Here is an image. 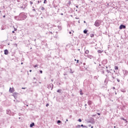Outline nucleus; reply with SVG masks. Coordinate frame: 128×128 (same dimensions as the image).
Returning <instances> with one entry per match:
<instances>
[{
    "label": "nucleus",
    "instance_id": "nucleus-4",
    "mask_svg": "<svg viewBox=\"0 0 128 128\" xmlns=\"http://www.w3.org/2000/svg\"><path fill=\"white\" fill-rule=\"evenodd\" d=\"M28 6V4L25 3L23 4V6H20V8H22L23 10H24Z\"/></svg>",
    "mask_w": 128,
    "mask_h": 128
},
{
    "label": "nucleus",
    "instance_id": "nucleus-51",
    "mask_svg": "<svg viewBox=\"0 0 128 128\" xmlns=\"http://www.w3.org/2000/svg\"><path fill=\"white\" fill-rule=\"evenodd\" d=\"M106 68H108V66H106Z\"/></svg>",
    "mask_w": 128,
    "mask_h": 128
},
{
    "label": "nucleus",
    "instance_id": "nucleus-14",
    "mask_svg": "<svg viewBox=\"0 0 128 128\" xmlns=\"http://www.w3.org/2000/svg\"><path fill=\"white\" fill-rule=\"evenodd\" d=\"M106 72H108V74H112V72H110V70H106Z\"/></svg>",
    "mask_w": 128,
    "mask_h": 128
},
{
    "label": "nucleus",
    "instance_id": "nucleus-44",
    "mask_svg": "<svg viewBox=\"0 0 128 128\" xmlns=\"http://www.w3.org/2000/svg\"><path fill=\"white\" fill-rule=\"evenodd\" d=\"M34 84H36V82H34Z\"/></svg>",
    "mask_w": 128,
    "mask_h": 128
},
{
    "label": "nucleus",
    "instance_id": "nucleus-54",
    "mask_svg": "<svg viewBox=\"0 0 128 128\" xmlns=\"http://www.w3.org/2000/svg\"><path fill=\"white\" fill-rule=\"evenodd\" d=\"M76 8H78V6H76Z\"/></svg>",
    "mask_w": 128,
    "mask_h": 128
},
{
    "label": "nucleus",
    "instance_id": "nucleus-33",
    "mask_svg": "<svg viewBox=\"0 0 128 128\" xmlns=\"http://www.w3.org/2000/svg\"><path fill=\"white\" fill-rule=\"evenodd\" d=\"M40 74H42V70H40Z\"/></svg>",
    "mask_w": 128,
    "mask_h": 128
},
{
    "label": "nucleus",
    "instance_id": "nucleus-55",
    "mask_svg": "<svg viewBox=\"0 0 128 128\" xmlns=\"http://www.w3.org/2000/svg\"><path fill=\"white\" fill-rule=\"evenodd\" d=\"M21 64H24V63H23V62H22V63H21Z\"/></svg>",
    "mask_w": 128,
    "mask_h": 128
},
{
    "label": "nucleus",
    "instance_id": "nucleus-32",
    "mask_svg": "<svg viewBox=\"0 0 128 128\" xmlns=\"http://www.w3.org/2000/svg\"><path fill=\"white\" fill-rule=\"evenodd\" d=\"M50 106V104H46V106Z\"/></svg>",
    "mask_w": 128,
    "mask_h": 128
},
{
    "label": "nucleus",
    "instance_id": "nucleus-22",
    "mask_svg": "<svg viewBox=\"0 0 128 128\" xmlns=\"http://www.w3.org/2000/svg\"><path fill=\"white\" fill-rule=\"evenodd\" d=\"M80 126H82V128H86V126H84V124H81Z\"/></svg>",
    "mask_w": 128,
    "mask_h": 128
},
{
    "label": "nucleus",
    "instance_id": "nucleus-29",
    "mask_svg": "<svg viewBox=\"0 0 128 128\" xmlns=\"http://www.w3.org/2000/svg\"><path fill=\"white\" fill-rule=\"evenodd\" d=\"M40 2H42V1H40V2L38 1V4H40Z\"/></svg>",
    "mask_w": 128,
    "mask_h": 128
},
{
    "label": "nucleus",
    "instance_id": "nucleus-21",
    "mask_svg": "<svg viewBox=\"0 0 128 128\" xmlns=\"http://www.w3.org/2000/svg\"><path fill=\"white\" fill-rule=\"evenodd\" d=\"M45 8L44 7H42L41 8V10H44Z\"/></svg>",
    "mask_w": 128,
    "mask_h": 128
},
{
    "label": "nucleus",
    "instance_id": "nucleus-40",
    "mask_svg": "<svg viewBox=\"0 0 128 128\" xmlns=\"http://www.w3.org/2000/svg\"><path fill=\"white\" fill-rule=\"evenodd\" d=\"M76 62H77V64H78V60H76Z\"/></svg>",
    "mask_w": 128,
    "mask_h": 128
},
{
    "label": "nucleus",
    "instance_id": "nucleus-62",
    "mask_svg": "<svg viewBox=\"0 0 128 128\" xmlns=\"http://www.w3.org/2000/svg\"><path fill=\"white\" fill-rule=\"evenodd\" d=\"M115 94H116V92L115 93Z\"/></svg>",
    "mask_w": 128,
    "mask_h": 128
},
{
    "label": "nucleus",
    "instance_id": "nucleus-25",
    "mask_svg": "<svg viewBox=\"0 0 128 128\" xmlns=\"http://www.w3.org/2000/svg\"><path fill=\"white\" fill-rule=\"evenodd\" d=\"M78 122H82V119H78Z\"/></svg>",
    "mask_w": 128,
    "mask_h": 128
},
{
    "label": "nucleus",
    "instance_id": "nucleus-6",
    "mask_svg": "<svg viewBox=\"0 0 128 128\" xmlns=\"http://www.w3.org/2000/svg\"><path fill=\"white\" fill-rule=\"evenodd\" d=\"M14 92V88H10L9 90V92H10V94H12V92Z\"/></svg>",
    "mask_w": 128,
    "mask_h": 128
},
{
    "label": "nucleus",
    "instance_id": "nucleus-45",
    "mask_svg": "<svg viewBox=\"0 0 128 128\" xmlns=\"http://www.w3.org/2000/svg\"><path fill=\"white\" fill-rule=\"evenodd\" d=\"M3 18H6V15H4V16H3Z\"/></svg>",
    "mask_w": 128,
    "mask_h": 128
},
{
    "label": "nucleus",
    "instance_id": "nucleus-26",
    "mask_svg": "<svg viewBox=\"0 0 128 128\" xmlns=\"http://www.w3.org/2000/svg\"><path fill=\"white\" fill-rule=\"evenodd\" d=\"M76 128H80V125H78L76 126Z\"/></svg>",
    "mask_w": 128,
    "mask_h": 128
},
{
    "label": "nucleus",
    "instance_id": "nucleus-53",
    "mask_svg": "<svg viewBox=\"0 0 128 128\" xmlns=\"http://www.w3.org/2000/svg\"><path fill=\"white\" fill-rule=\"evenodd\" d=\"M91 128H94V126H91Z\"/></svg>",
    "mask_w": 128,
    "mask_h": 128
},
{
    "label": "nucleus",
    "instance_id": "nucleus-38",
    "mask_svg": "<svg viewBox=\"0 0 128 128\" xmlns=\"http://www.w3.org/2000/svg\"><path fill=\"white\" fill-rule=\"evenodd\" d=\"M14 31L16 30V28H14Z\"/></svg>",
    "mask_w": 128,
    "mask_h": 128
},
{
    "label": "nucleus",
    "instance_id": "nucleus-30",
    "mask_svg": "<svg viewBox=\"0 0 128 128\" xmlns=\"http://www.w3.org/2000/svg\"><path fill=\"white\" fill-rule=\"evenodd\" d=\"M30 4H32V2H30Z\"/></svg>",
    "mask_w": 128,
    "mask_h": 128
},
{
    "label": "nucleus",
    "instance_id": "nucleus-43",
    "mask_svg": "<svg viewBox=\"0 0 128 128\" xmlns=\"http://www.w3.org/2000/svg\"><path fill=\"white\" fill-rule=\"evenodd\" d=\"M36 12V9H33V12Z\"/></svg>",
    "mask_w": 128,
    "mask_h": 128
},
{
    "label": "nucleus",
    "instance_id": "nucleus-58",
    "mask_svg": "<svg viewBox=\"0 0 128 128\" xmlns=\"http://www.w3.org/2000/svg\"><path fill=\"white\" fill-rule=\"evenodd\" d=\"M84 106H86V104L84 105Z\"/></svg>",
    "mask_w": 128,
    "mask_h": 128
},
{
    "label": "nucleus",
    "instance_id": "nucleus-19",
    "mask_svg": "<svg viewBox=\"0 0 128 128\" xmlns=\"http://www.w3.org/2000/svg\"><path fill=\"white\" fill-rule=\"evenodd\" d=\"M90 36L91 38H94V34H90Z\"/></svg>",
    "mask_w": 128,
    "mask_h": 128
},
{
    "label": "nucleus",
    "instance_id": "nucleus-60",
    "mask_svg": "<svg viewBox=\"0 0 128 128\" xmlns=\"http://www.w3.org/2000/svg\"><path fill=\"white\" fill-rule=\"evenodd\" d=\"M71 74H74V72H71Z\"/></svg>",
    "mask_w": 128,
    "mask_h": 128
},
{
    "label": "nucleus",
    "instance_id": "nucleus-13",
    "mask_svg": "<svg viewBox=\"0 0 128 128\" xmlns=\"http://www.w3.org/2000/svg\"><path fill=\"white\" fill-rule=\"evenodd\" d=\"M88 30H84V34H88Z\"/></svg>",
    "mask_w": 128,
    "mask_h": 128
},
{
    "label": "nucleus",
    "instance_id": "nucleus-48",
    "mask_svg": "<svg viewBox=\"0 0 128 128\" xmlns=\"http://www.w3.org/2000/svg\"><path fill=\"white\" fill-rule=\"evenodd\" d=\"M61 16H64V14L62 13Z\"/></svg>",
    "mask_w": 128,
    "mask_h": 128
},
{
    "label": "nucleus",
    "instance_id": "nucleus-50",
    "mask_svg": "<svg viewBox=\"0 0 128 128\" xmlns=\"http://www.w3.org/2000/svg\"><path fill=\"white\" fill-rule=\"evenodd\" d=\"M74 61H75V62H76V59H74Z\"/></svg>",
    "mask_w": 128,
    "mask_h": 128
},
{
    "label": "nucleus",
    "instance_id": "nucleus-17",
    "mask_svg": "<svg viewBox=\"0 0 128 128\" xmlns=\"http://www.w3.org/2000/svg\"><path fill=\"white\" fill-rule=\"evenodd\" d=\"M82 89L80 90V94H81L82 96V94H84V93H82Z\"/></svg>",
    "mask_w": 128,
    "mask_h": 128
},
{
    "label": "nucleus",
    "instance_id": "nucleus-59",
    "mask_svg": "<svg viewBox=\"0 0 128 128\" xmlns=\"http://www.w3.org/2000/svg\"><path fill=\"white\" fill-rule=\"evenodd\" d=\"M69 34H72V32H69Z\"/></svg>",
    "mask_w": 128,
    "mask_h": 128
},
{
    "label": "nucleus",
    "instance_id": "nucleus-39",
    "mask_svg": "<svg viewBox=\"0 0 128 128\" xmlns=\"http://www.w3.org/2000/svg\"><path fill=\"white\" fill-rule=\"evenodd\" d=\"M112 88H113V90H116V88L115 87H113Z\"/></svg>",
    "mask_w": 128,
    "mask_h": 128
},
{
    "label": "nucleus",
    "instance_id": "nucleus-35",
    "mask_svg": "<svg viewBox=\"0 0 128 128\" xmlns=\"http://www.w3.org/2000/svg\"><path fill=\"white\" fill-rule=\"evenodd\" d=\"M108 68H110V66H108Z\"/></svg>",
    "mask_w": 128,
    "mask_h": 128
},
{
    "label": "nucleus",
    "instance_id": "nucleus-12",
    "mask_svg": "<svg viewBox=\"0 0 128 128\" xmlns=\"http://www.w3.org/2000/svg\"><path fill=\"white\" fill-rule=\"evenodd\" d=\"M32 126H34V122H32V124H30V128H32Z\"/></svg>",
    "mask_w": 128,
    "mask_h": 128
},
{
    "label": "nucleus",
    "instance_id": "nucleus-27",
    "mask_svg": "<svg viewBox=\"0 0 128 128\" xmlns=\"http://www.w3.org/2000/svg\"><path fill=\"white\" fill-rule=\"evenodd\" d=\"M34 68H38V64H36L34 66Z\"/></svg>",
    "mask_w": 128,
    "mask_h": 128
},
{
    "label": "nucleus",
    "instance_id": "nucleus-47",
    "mask_svg": "<svg viewBox=\"0 0 128 128\" xmlns=\"http://www.w3.org/2000/svg\"><path fill=\"white\" fill-rule=\"evenodd\" d=\"M66 122H68V120L66 119Z\"/></svg>",
    "mask_w": 128,
    "mask_h": 128
},
{
    "label": "nucleus",
    "instance_id": "nucleus-5",
    "mask_svg": "<svg viewBox=\"0 0 128 128\" xmlns=\"http://www.w3.org/2000/svg\"><path fill=\"white\" fill-rule=\"evenodd\" d=\"M84 56H86V58H90V60H92V58H94V56H92L90 54L86 55V54H84Z\"/></svg>",
    "mask_w": 128,
    "mask_h": 128
},
{
    "label": "nucleus",
    "instance_id": "nucleus-24",
    "mask_svg": "<svg viewBox=\"0 0 128 128\" xmlns=\"http://www.w3.org/2000/svg\"><path fill=\"white\" fill-rule=\"evenodd\" d=\"M58 124H60V122H62V121H60V120H58V122H57Z\"/></svg>",
    "mask_w": 128,
    "mask_h": 128
},
{
    "label": "nucleus",
    "instance_id": "nucleus-31",
    "mask_svg": "<svg viewBox=\"0 0 128 128\" xmlns=\"http://www.w3.org/2000/svg\"><path fill=\"white\" fill-rule=\"evenodd\" d=\"M102 74H104V70L102 71Z\"/></svg>",
    "mask_w": 128,
    "mask_h": 128
},
{
    "label": "nucleus",
    "instance_id": "nucleus-7",
    "mask_svg": "<svg viewBox=\"0 0 128 128\" xmlns=\"http://www.w3.org/2000/svg\"><path fill=\"white\" fill-rule=\"evenodd\" d=\"M126 26L124 24H121L120 26V30H122V28H126Z\"/></svg>",
    "mask_w": 128,
    "mask_h": 128
},
{
    "label": "nucleus",
    "instance_id": "nucleus-20",
    "mask_svg": "<svg viewBox=\"0 0 128 128\" xmlns=\"http://www.w3.org/2000/svg\"><path fill=\"white\" fill-rule=\"evenodd\" d=\"M114 70H118V66H115Z\"/></svg>",
    "mask_w": 128,
    "mask_h": 128
},
{
    "label": "nucleus",
    "instance_id": "nucleus-3",
    "mask_svg": "<svg viewBox=\"0 0 128 128\" xmlns=\"http://www.w3.org/2000/svg\"><path fill=\"white\" fill-rule=\"evenodd\" d=\"M47 88H48V90H52V89L54 88V84H48Z\"/></svg>",
    "mask_w": 128,
    "mask_h": 128
},
{
    "label": "nucleus",
    "instance_id": "nucleus-42",
    "mask_svg": "<svg viewBox=\"0 0 128 128\" xmlns=\"http://www.w3.org/2000/svg\"><path fill=\"white\" fill-rule=\"evenodd\" d=\"M26 89V88H22V90H25Z\"/></svg>",
    "mask_w": 128,
    "mask_h": 128
},
{
    "label": "nucleus",
    "instance_id": "nucleus-28",
    "mask_svg": "<svg viewBox=\"0 0 128 128\" xmlns=\"http://www.w3.org/2000/svg\"><path fill=\"white\" fill-rule=\"evenodd\" d=\"M117 81L118 82H120V79H117Z\"/></svg>",
    "mask_w": 128,
    "mask_h": 128
},
{
    "label": "nucleus",
    "instance_id": "nucleus-34",
    "mask_svg": "<svg viewBox=\"0 0 128 128\" xmlns=\"http://www.w3.org/2000/svg\"><path fill=\"white\" fill-rule=\"evenodd\" d=\"M88 126H89V127L92 126V124H88Z\"/></svg>",
    "mask_w": 128,
    "mask_h": 128
},
{
    "label": "nucleus",
    "instance_id": "nucleus-10",
    "mask_svg": "<svg viewBox=\"0 0 128 128\" xmlns=\"http://www.w3.org/2000/svg\"><path fill=\"white\" fill-rule=\"evenodd\" d=\"M13 96H18V93L15 92L14 93H13Z\"/></svg>",
    "mask_w": 128,
    "mask_h": 128
},
{
    "label": "nucleus",
    "instance_id": "nucleus-37",
    "mask_svg": "<svg viewBox=\"0 0 128 128\" xmlns=\"http://www.w3.org/2000/svg\"><path fill=\"white\" fill-rule=\"evenodd\" d=\"M125 73H126V74H128V71L125 70Z\"/></svg>",
    "mask_w": 128,
    "mask_h": 128
},
{
    "label": "nucleus",
    "instance_id": "nucleus-9",
    "mask_svg": "<svg viewBox=\"0 0 128 128\" xmlns=\"http://www.w3.org/2000/svg\"><path fill=\"white\" fill-rule=\"evenodd\" d=\"M4 52V54H8V50H5Z\"/></svg>",
    "mask_w": 128,
    "mask_h": 128
},
{
    "label": "nucleus",
    "instance_id": "nucleus-57",
    "mask_svg": "<svg viewBox=\"0 0 128 128\" xmlns=\"http://www.w3.org/2000/svg\"><path fill=\"white\" fill-rule=\"evenodd\" d=\"M50 34H52V32H50Z\"/></svg>",
    "mask_w": 128,
    "mask_h": 128
},
{
    "label": "nucleus",
    "instance_id": "nucleus-49",
    "mask_svg": "<svg viewBox=\"0 0 128 128\" xmlns=\"http://www.w3.org/2000/svg\"><path fill=\"white\" fill-rule=\"evenodd\" d=\"M112 78L114 79V76H112Z\"/></svg>",
    "mask_w": 128,
    "mask_h": 128
},
{
    "label": "nucleus",
    "instance_id": "nucleus-52",
    "mask_svg": "<svg viewBox=\"0 0 128 128\" xmlns=\"http://www.w3.org/2000/svg\"><path fill=\"white\" fill-rule=\"evenodd\" d=\"M30 72H32V70H30Z\"/></svg>",
    "mask_w": 128,
    "mask_h": 128
},
{
    "label": "nucleus",
    "instance_id": "nucleus-36",
    "mask_svg": "<svg viewBox=\"0 0 128 128\" xmlns=\"http://www.w3.org/2000/svg\"><path fill=\"white\" fill-rule=\"evenodd\" d=\"M97 114H98V116H100V113H97Z\"/></svg>",
    "mask_w": 128,
    "mask_h": 128
},
{
    "label": "nucleus",
    "instance_id": "nucleus-8",
    "mask_svg": "<svg viewBox=\"0 0 128 128\" xmlns=\"http://www.w3.org/2000/svg\"><path fill=\"white\" fill-rule=\"evenodd\" d=\"M85 54H90V50H86L84 51Z\"/></svg>",
    "mask_w": 128,
    "mask_h": 128
},
{
    "label": "nucleus",
    "instance_id": "nucleus-1",
    "mask_svg": "<svg viewBox=\"0 0 128 128\" xmlns=\"http://www.w3.org/2000/svg\"><path fill=\"white\" fill-rule=\"evenodd\" d=\"M15 18L17 20H24L26 18V15L24 12L20 13L18 16L15 17Z\"/></svg>",
    "mask_w": 128,
    "mask_h": 128
},
{
    "label": "nucleus",
    "instance_id": "nucleus-15",
    "mask_svg": "<svg viewBox=\"0 0 128 128\" xmlns=\"http://www.w3.org/2000/svg\"><path fill=\"white\" fill-rule=\"evenodd\" d=\"M57 92H59V94H60L62 92V90L59 89L57 90Z\"/></svg>",
    "mask_w": 128,
    "mask_h": 128
},
{
    "label": "nucleus",
    "instance_id": "nucleus-63",
    "mask_svg": "<svg viewBox=\"0 0 128 128\" xmlns=\"http://www.w3.org/2000/svg\"><path fill=\"white\" fill-rule=\"evenodd\" d=\"M39 84H42V83L40 82Z\"/></svg>",
    "mask_w": 128,
    "mask_h": 128
},
{
    "label": "nucleus",
    "instance_id": "nucleus-23",
    "mask_svg": "<svg viewBox=\"0 0 128 128\" xmlns=\"http://www.w3.org/2000/svg\"><path fill=\"white\" fill-rule=\"evenodd\" d=\"M44 4H48V1H46V0H44Z\"/></svg>",
    "mask_w": 128,
    "mask_h": 128
},
{
    "label": "nucleus",
    "instance_id": "nucleus-18",
    "mask_svg": "<svg viewBox=\"0 0 128 128\" xmlns=\"http://www.w3.org/2000/svg\"><path fill=\"white\" fill-rule=\"evenodd\" d=\"M98 54H102V51L100 50H98Z\"/></svg>",
    "mask_w": 128,
    "mask_h": 128
},
{
    "label": "nucleus",
    "instance_id": "nucleus-61",
    "mask_svg": "<svg viewBox=\"0 0 128 128\" xmlns=\"http://www.w3.org/2000/svg\"><path fill=\"white\" fill-rule=\"evenodd\" d=\"M26 106H28V105H26Z\"/></svg>",
    "mask_w": 128,
    "mask_h": 128
},
{
    "label": "nucleus",
    "instance_id": "nucleus-56",
    "mask_svg": "<svg viewBox=\"0 0 128 128\" xmlns=\"http://www.w3.org/2000/svg\"><path fill=\"white\" fill-rule=\"evenodd\" d=\"M84 24H86V21H84Z\"/></svg>",
    "mask_w": 128,
    "mask_h": 128
},
{
    "label": "nucleus",
    "instance_id": "nucleus-64",
    "mask_svg": "<svg viewBox=\"0 0 128 128\" xmlns=\"http://www.w3.org/2000/svg\"><path fill=\"white\" fill-rule=\"evenodd\" d=\"M70 72H72V69H70Z\"/></svg>",
    "mask_w": 128,
    "mask_h": 128
},
{
    "label": "nucleus",
    "instance_id": "nucleus-16",
    "mask_svg": "<svg viewBox=\"0 0 128 128\" xmlns=\"http://www.w3.org/2000/svg\"><path fill=\"white\" fill-rule=\"evenodd\" d=\"M120 120H124V122H128V121L124 119V118H121Z\"/></svg>",
    "mask_w": 128,
    "mask_h": 128
},
{
    "label": "nucleus",
    "instance_id": "nucleus-41",
    "mask_svg": "<svg viewBox=\"0 0 128 128\" xmlns=\"http://www.w3.org/2000/svg\"><path fill=\"white\" fill-rule=\"evenodd\" d=\"M33 79H34V80H36V77H34V78H33Z\"/></svg>",
    "mask_w": 128,
    "mask_h": 128
},
{
    "label": "nucleus",
    "instance_id": "nucleus-11",
    "mask_svg": "<svg viewBox=\"0 0 128 128\" xmlns=\"http://www.w3.org/2000/svg\"><path fill=\"white\" fill-rule=\"evenodd\" d=\"M92 101H90V100H88V106H90L92 104Z\"/></svg>",
    "mask_w": 128,
    "mask_h": 128
},
{
    "label": "nucleus",
    "instance_id": "nucleus-2",
    "mask_svg": "<svg viewBox=\"0 0 128 128\" xmlns=\"http://www.w3.org/2000/svg\"><path fill=\"white\" fill-rule=\"evenodd\" d=\"M101 24H102V20H98L95 22L94 26L98 28L100 26Z\"/></svg>",
    "mask_w": 128,
    "mask_h": 128
},
{
    "label": "nucleus",
    "instance_id": "nucleus-46",
    "mask_svg": "<svg viewBox=\"0 0 128 128\" xmlns=\"http://www.w3.org/2000/svg\"><path fill=\"white\" fill-rule=\"evenodd\" d=\"M12 34H14V31L12 32Z\"/></svg>",
    "mask_w": 128,
    "mask_h": 128
}]
</instances>
